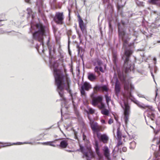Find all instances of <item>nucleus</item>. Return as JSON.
Returning a JSON list of instances; mask_svg holds the SVG:
<instances>
[{"mask_svg":"<svg viewBox=\"0 0 160 160\" xmlns=\"http://www.w3.org/2000/svg\"><path fill=\"white\" fill-rule=\"evenodd\" d=\"M157 43H160V40L158 41H157Z\"/></svg>","mask_w":160,"mask_h":160,"instance_id":"63","label":"nucleus"},{"mask_svg":"<svg viewBox=\"0 0 160 160\" xmlns=\"http://www.w3.org/2000/svg\"><path fill=\"white\" fill-rule=\"evenodd\" d=\"M117 134L118 138H120L121 137V133L120 131L119 128H118L117 129Z\"/></svg>","mask_w":160,"mask_h":160,"instance_id":"26","label":"nucleus"},{"mask_svg":"<svg viewBox=\"0 0 160 160\" xmlns=\"http://www.w3.org/2000/svg\"><path fill=\"white\" fill-rule=\"evenodd\" d=\"M30 0H25L26 2L27 3H29Z\"/></svg>","mask_w":160,"mask_h":160,"instance_id":"58","label":"nucleus"},{"mask_svg":"<svg viewBox=\"0 0 160 160\" xmlns=\"http://www.w3.org/2000/svg\"><path fill=\"white\" fill-rule=\"evenodd\" d=\"M112 60L114 64L116 63L117 61V55L115 53H113L112 55Z\"/></svg>","mask_w":160,"mask_h":160,"instance_id":"24","label":"nucleus"},{"mask_svg":"<svg viewBox=\"0 0 160 160\" xmlns=\"http://www.w3.org/2000/svg\"><path fill=\"white\" fill-rule=\"evenodd\" d=\"M145 108L147 107L148 108V110H150L151 111H148L147 112V117L150 118L152 120L154 121L155 118V115L153 111L154 109L152 106L148 105H145Z\"/></svg>","mask_w":160,"mask_h":160,"instance_id":"11","label":"nucleus"},{"mask_svg":"<svg viewBox=\"0 0 160 160\" xmlns=\"http://www.w3.org/2000/svg\"><path fill=\"white\" fill-rule=\"evenodd\" d=\"M35 27L37 30L33 33V38L38 41L39 42V43L37 44L36 48L38 52L41 50L43 52L44 51L43 36L48 29L46 27L41 24H37Z\"/></svg>","mask_w":160,"mask_h":160,"instance_id":"2","label":"nucleus"},{"mask_svg":"<svg viewBox=\"0 0 160 160\" xmlns=\"http://www.w3.org/2000/svg\"><path fill=\"white\" fill-rule=\"evenodd\" d=\"M129 26L128 31L129 34H131V32L134 30L133 28L132 25L129 24Z\"/></svg>","mask_w":160,"mask_h":160,"instance_id":"28","label":"nucleus"},{"mask_svg":"<svg viewBox=\"0 0 160 160\" xmlns=\"http://www.w3.org/2000/svg\"><path fill=\"white\" fill-rule=\"evenodd\" d=\"M40 2V3H42V0H37V2L38 3Z\"/></svg>","mask_w":160,"mask_h":160,"instance_id":"57","label":"nucleus"},{"mask_svg":"<svg viewBox=\"0 0 160 160\" xmlns=\"http://www.w3.org/2000/svg\"><path fill=\"white\" fill-rule=\"evenodd\" d=\"M95 149L97 154L100 158H102V155L100 153L98 143L97 142H95Z\"/></svg>","mask_w":160,"mask_h":160,"instance_id":"18","label":"nucleus"},{"mask_svg":"<svg viewBox=\"0 0 160 160\" xmlns=\"http://www.w3.org/2000/svg\"><path fill=\"white\" fill-rule=\"evenodd\" d=\"M122 143L121 141L120 140H119L116 147L113 150L112 153L113 157L115 158L117 155V154H116L115 153L116 152H118L119 151V147L120 145H122Z\"/></svg>","mask_w":160,"mask_h":160,"instance_id":"16","label":"nucleus"},{"mask_svg":"<svg viewBox=\"0 0 160 160\" xmlns=\"http://www.w3.org/2000/svg\"><path fill=\"white\" fill-rule=\"evenodd\" d=\"M53 74L55 78V85L57 86V90L61 98L60 100L63 101L65 108H68L65 104L67 103L66 98L64 96V89L71 94V90L70 89L71 81L68 77H65L63 73L56 68L54 65Z\"/></svg>","mask_w":160,"mask_h":160,"instance_id":"1","label":"nucleus"},{"mask_svg":"<svg viewBox=\"0 0 160 160\" xmlns=\"http://www.w3.org/2000/svg\"><path fill=\"white\" fill-rule=\"evenodd\" d=\"M80 149L81 152L84 154L83 157H85L87 160H91V158L94 157V153L92 150L89 148H87V151H85L84 147L81 146H80Z\"/></svg>","mask_w":160,"mask_h":160,"instance_id":"6","label":"nucleus"},{"mask_svg":"<svg viewBox=\"0 0 160 160\" xmlns=\"http://www.w3.org/2000/svg\"><path fill=\"white\" fill-rule=\"evenodd\" d=\"M134 42H133L132 43H130L128 45V46L130 48H134L135 47L134 46Z\"/></svg>","mask_w":160,"mask_h":160,"instance_id":"39","label":"nucleus"},{"mask_svg":"<svg viewBox=\"0 0 160 160\" xmlns=\"http://www.w3.org/2000/svg\"><path fill=\"white\" fill-rule=\"evenodd\" d=\"M92 88L91 85L89 83L85 82L82 85L80 89L81 94L82 96L85 95V90L88 91Z\"/></svg>","mask_w":160,"mask_h":160,"instance_id":"9","label":"nucleus"},{"mask_svg":"<svg viewBox=\"0 0 160 160\" xmlns=\"http://www.w3.org/2000/svg\"><path fill=\"white\" fill-rule=\"evenodd\" d=\"M105 108V105H104L102 103H101L100 104V108H103L104 109Z\"/></svg>","mask_w":160,"mask_h":160,"instance_id":"46","label":"nucleus"},{"mask_svg":"<svg viewBox=\"0 0 160 160\" xmlns=\"http://www.w3.org/2000/svg\"><path fill=\"white\" fill-rule=\"evenodd\" d=\"M94 112V110L92 108H89L88 109V111L87 112L88 113L92 114Z\"/></svg>","mask_w":160,"mask_h":160,"instance_id":"36","label":"nucleus"},{"mask_svg":"<svg viewBox=\"0 0 160 160\" xmlns=\"http://www.w3.org/2000/svg\"><path fill=\"white\" fill-rule=\"evenodd\" d=\"M64 18V15L62 12H56L53 20L57 24H62Z\"/></svg>","mask_w":160,"mask_h":160,"instance_id":"7","label":"nucleus"},{"mask_svg":"<svg viewBox=\"0 0 160 160\" xmlns=\"http://www.w3.org/2000/svg\"><path fill=\"white\" fill-rule=\"evenodd\" d=\"M153 60L154 61V64H156V60H157L156 58H153Z\"/></svg>","mask_w":160,"mask_h":160,"instance_id":"52","label":"nucleus"},{"mask_svg":"<svg viewBox=\"0 0 160 160\" xmlns=\"http://www.w3.org/2000/svg\"><path fill=\"white\" fill-rule=\"evenodd\" d=\"M88 78L91 81H93L96 79L95 75L92 73L89 72L88 73Z\"/></svg>","mask_w":160,"mask_h":160,"instance_id":"19","label":"nucleus"},{"mask_svg":"<svg viewBox=\"0 0 160 160\" xmlns=\"http://www.w3.org/2000/svg\"><path fill=\"white\" fill-rule=\"evenodd\" d=\"M129 92V95H128V97L130 98V97H132V95H131V92Z\"/></svg>","mask_w":160,"mask_h":160,"instance_id":"56","label":"nucleus"},{"mask_svg":"<svg viewBox=\"0 0 160 160\" xmlns=\"http://www.w3.org/2000/svg\"><path fill=\"white\" fill-rule=\"evenodd\" d=\"M127 84H129V88H130V90L131 91L132 90L134 89V86L132 85L131 84H129V83H127Z\"/></svg>","mask_w":160,"mask_h":160,"instance_id":"43","label":"nucleus"},{"mask_svg":"<svg viewBox=\"0 0 160 160\" xmlns=\"http://www.w3.org/2000/svg\"><path fill=\"white\" fill-rule=\"evenodd\" d=\"M113 122V119L110 118L109 119L108 121V123L109 124H111Z\"/></svg>","mask_w":160,"mask_h":160,"instance_id":"45","label":"nucleus"},{"mask_svg":"<svg viewBox=\"0 0 160 160\" xmlns=\"http://www.w3.org/2000/svg\"><path fill=\"white\" fill-rule=\"evenodd\" d=\"M90 124L93 132H96L97 135L98 136V133L101 129V127L99 126L97 122H94V121L90 120Z\"/></svg>","mask_w":160,"mask_h":160,"instance_id":"8","label":"nucleus"},{"mask_svg":"<svg viewBox=\"0 0 160 160\" xmlns=\"http://www.w3.org/2000/svg\"><path fill=\"white\" fill-rule=\"evenodd\" d=\"M77 33L78 34V36L79 38L80 39V37H81V34L79 33V32L77 30Z\"/></svg>","mask_w":160,"mask_h":160,"instance_id":"51","label":"nucleus"},{"mask_svg":"<svg viewBox=\"0 0 160 160\" xmlns=\"http://www.w3.org/2000/svg\"><path fill=\"white\" fill-rule=\"evenodd\" d=\"M5 144V145L3 146L2 147H6V146H10V145H11V144H10V145H8V144H7V143H4Z\"/></svg>","mask_w":160,"mask_h":160,"instance_id":"55","label":"nucleus"},{"mask_svg":"<svg viewBox=\"0 0 160 160\" xmlns=\"http://www.w3.org/2000/svg\"><path fill=\"white\" fill-rule=\"evenodd\" d=\"M68 46H69V43H70V41H69V37H68Z\"/></svg>","mask_w":160,"mask_h":160,"instance_id":"59","label":"nucleus"},{"mask_svg":"<svg viewBox=\"0 0 160 160\" xmlns=\"http://www.w3.org/2000/svg\"><path fill=\"white\" fill-rule=\"evenodd\" d=\"M109 0H103V3L105 4H106L107 6H108L109 4Z\"/></svg>","mask_w":160,"mask_h":160,"instance_id":"37","label":"nucleus"},{"mask_svg":"<svg viewBox=\"0 0 160 160\" xmlns=\"http://www.w3.org/2000/svg\"><path fill=\"white\" fill-rule=\"evenodd\" d=\"M101 122L102 123H105V121L103 119L101 120Z\"/></svg>","mask_w":160,"mask_h":160,"instance_id":"54","label":"nucleus"},{"mask_svg":"<svg viewBox=\"0 0 160 160\" xmlns=\"http://www.w3.org/2000/svg\"><path fill=\"white\" fill-rule=\"evenodd\" d=\"M101 89L103 91H107L108 90V88L106 85H103L101 87Z\"/></svg>","mask_w":160,"mask_h":160,"instance_id":"31","label":"nucleus"},{"mask_svg":"<svg viewBox=\"0 0 160 160\" xmlns=\"http://www.w3.org/2000/svg\"><path fill=\"white\" fill-rule=\"evenodd\" d=\"M101 113L103 115L108 116L109 114V111L108 110L104 108L101 111Z\"/></svg>","mask_w":160,"mask_h":160,"instance_id":"23","label":"nucleus"},{"mask_svg":"<svg viewBox=\"0 0 160 160\" xmlns=\"http://www.w3.org/2000/svg\"><path fill=\"white\" fill-rule=\"evenodd\" d=\"M99 70L101 72H103V68H102L101 66H99Z\"/></svg>","mask_w":160,"mask_h":160,"instance_id":"48","label":"nucleus"},{"mask_svg":"<svg viewBox=\"0 0 160 160\" xmlns=\"http://www.w3.org/2000/svg\"><path fill=\"white\" fill-rule=\"evenodd\" d=\"M74 137H75V138L76 139H78V137H77V132H75L74 133Z\"/></svg>","mask_w":160,"mask_h":160,"instance_id":"49","label":"nucleus"},{"mask_svg":"<svg viewBox=\"0 0 160 160\" xmlns=\"http://www.w3.org/2000/svg\"><path fill=\"white\" fill-rule=\"evenodd\" d=\"M78 21L79 27L84 34L86 35L87 30L85 26L84 25V23L83 20L81 18L79 14L78 15Z\"/></svg>","mask_w":160,"mask_h":160,"instance_id":"12","label":"nucleus"},{"mask_svg":"<svg viewBox=\"0 0 160 160\" xmlns=\"http://www.w3.org/2000/svg\"><path fill=\"white\" fill-rule=\"evenodd\" d=\"M72 104L75 113L78 117L79 118L80 117L78 109H77V105L75 104V103L73 101H72Z\"/></svg>","mask_w":160,"mask_h":160,"instance_id":"22","label":"nucleus"},{"mask_svg":"<svg viewBox=\"0 0 160 160\" xmlns=\"http://www.w3.org/2000/svg\"><path fill=\"white\" fill-rule=\"evenodd\" d=\"M145 119L146 122L147 124H147V121H146V117H145Z\"/></svg>","mask_w":160,"mask_h":160,"instance_id":"62","label":"nucleus"},{"mask_svg":"<svg viewBox=\"0 0 160 160\" xmlns=\"http://www.w3.org/2000/svg\"><path fill=\"white\" fill-rule=\"evenodd\" d=\"M123 105L120 103V104L124 110V119L126 124H127L128 122L129 112L130 110V107L128 102L125 101H123Z\"/></svg>","mask_w":160,"mask_h":160,"instance_id":"5","label":"nucleus"},{"mask_svg":"<svg viewBox=\"0 0 160 160\" xmlns=\"http://www.w3.org/2000/svg\"><path fill=\"white\" fill-rule=\"evenodd\" d=\"M118 76L119 79L124 84V89L127 90V92H128L129 89V84H127V83L126 82L125 76L123 73H118Z\"/></svg>","mask_w":160,"mask_h":160,"instance_id":"10","label":"nucleus"},{"mask_svg":"<svg viewBox=\"0 0 160 160\" xmlns=\"http://www.w3.org/2000/svg\"><path fill=\"white\" fill-rule=\"evenodd\" d=\"M109 30L110 31H111V32H112L113 30V28L111 24V22L109 21Z\"/></svg>","mask_w":160,"mask_h":160,"instance_id":"38","label":"nucleus"},{"mask_svg":"<svg viewBox=\"0 0 160 160\" xmlns=\"http://www.w3.org/2000/svg\"><path fill=\"white\" fill-rule=\"evenodd\" d=\"M99 67L98 66H96L95 67L94 70L95 72L99 73Z\"/></svg>","mask_w":160,"mask_h":160,"instance_id":"42","label":"nucleus"},{"mask_svg":"<svg viewBox=\"0 0 160 160\" xmlns=\"http://www.w3.org/2000/svg\"><path fill=\"white\" fill-rule=\"evenodd\" d=\"M151 74H152V77H153V78H154V75L153 74L152 72H151Z\"/></svg>","mask_w":160,"mask_h":160,"instance_id":"60","label":"nucleus"},{"mask_svg":"<svg viewBox=\"0 0 160 160\" xmlns=\"http://www.w3.org/2000/svg\"><path fill=\"white\" fill-rule=\"evenodd\" d=\"M130 145L131 146V147L132 146H133V147H132V148H134L135 146L136 145V143L134 141H133L132 142H131L130 143Z\"/></svg>","mask_w":160,"mask_h":160,"instance_id":"40","label":"nucleus"},{"mask_svg":"<svg viewBox=\"0 0 160 160\" xmlns=\"http://www.w3.org/2000/svg\"><path fill=\"white\" fill-rule=\"evenodd\" d=\"M122 151L124 152H125L127 150V148L126 147H123L122 148Z\"/></svg>","mask_w":160,"mask_h":160,"instance_id":"47","label":"nucleus"},{"mask_svg":"<svg viewBox=\"0 0 160 160\" xmlns=\"http://www.w3.org/2000/svg\"><path fill=\"white\" fill-rule=\"evenodd\" d=\"M98 102L95 98L92 99V104L93 105L96 106L98 104Z\"/></svg>","mask_w":160,"mask_h":160,"instance_id":"27","label":"nucleus"},{"mask_svg":"<svg viewBox=\"0 0 160 160\" xmlns=\"http://www.w3.org/2000/svg\"><path fill=\"white\" fill-rule=\"evenodd\" d=\"M133 52V51L131 49H126L124 55L122 57V59L124 60L123 70L126 73L134 69V64L129 59L130 57Z\"/></svg>","mask_w":160,"mask_h":160,"instance_id":"3","label":"nucleus"},{"mask_svg":"<svg viewBox=\"0 0 160 160\" xmlns=\"http://www.w3.org/2000/svg\"><path fill=\"white\" fill-rule=\"evenodd\" d=\"M49 54L50 56H51L52 55V54L54 53V49L52 50V49L51 48H50L49 47Z\"/></svg>","mask_w":160,"mask_h":160,"instance_id":"35","label":"nucleus"},{"mask_svg":"<svg viewBox=\"0 0 160 160\" xmlns=\"http://www.w3.org/2000/svg\"><path fill=\"white\" fill-rule=\"evenodd\" d=\"M57 140L56 139L55 141H49V142H43L42 143V144L43 145H49L50 146H52L53 147H56V146L53 144V142H55V141H57Z\"/></svg>","mask_w":160,"mask_h":160,"instance_id":"21","label":"nucleus"},{"mask_svg":"<svg viewBox=\"0 0 160 160\" xmlns=\"http://www.w3.org/2000/svg\"><path fill=\"white\" fill-rule=\"evenodd\" d=\"M159 0H149L150 2L151 3L155 4Z\"/></svg>","mask_w":160,"mask_h":160,"instance_id":"41","label":"nucleus"},{"mask_svg":"<svg viewBox=\"0 0 160 160\" xmlns=\"http://www.w3.org/2000/svg\"><path fill=\"white\" fill-rule=\"evenodd\" d=\"M159 150H160V145L159 146Z\"/></svg>","mask_w":160,"mask_h":160,"instance_id":"64","label":"nucleus"},{"mask_svg":"<svg viewBox=\"0 0 160 160\" xmlns=\"http://www.w3.org/2000/svg\"><path fill=\"white\" fill-rule=\"evenodd\" d=\"M27 10L28 11V13L29 14V15H30L31 14V9H30V8H28L27 9Z\"/></svg>","mask_w":160,"mask_h":160,"instance_id":"50","label":"nucleus"},{"mask_svg":"<svg viewBox=\"0 0 160 160\" xmlns=\"http://www.w3.org/2000/svg\"><path fill=\"white\" fill-rule=\"evenodd\" d=\"M98 103L101 102L102 101V97L100 96H98L95 98Z\"/></svg>","mask_w":160,"mask_h":160,"instance_id":"32","label":"nucleus"},{"mask_svg":"<svg viewBox=\"0 0 160 160\" xmlns=\"http://www.w3.org/2000/svg\"><path fill=\"white\" fill-rule=\"evenodd\" d=\"M96 62L97 63V64L99 67L101 66L102 64V61L99 59L97 60Z\"/></svg>","mask_w":160,"mask_h":160,"instance_id":"33","label":"nucleus"},{"mask_svg":"<svg viewBox=\"0 0 160 160\" xmlns=\"http://www.w3.org/2000/svg\"><path fill=\"white\" fill-rule=\"evenodd\" d=\"M121 84L119 82L118 79L116 78L115 87V92L116 94H118L120 91Z\"/></svg>","mask_w":160,"mask_h":160,"instance_id":"13","label":"nucleus"},{"mask_svg":"<svg viewBox=\"0 0 160 160\" xmlns=\"http://www.w3.org/2000/svg\"><path fill=\"white\" fill-rule=\"evenodd\" d=\"M139 107L142 108H145V105L141 103L138 100L135 99L132 100Z\"/></svg>","mask_w":160,"mask_h":160,"instance_id":"20","label":"nucleus"},{"mask_svg":"<svg viewBox=\"0 0 160 160\" xmlns=\"http://www.w3.org/2000/svg\"><path fill=\"white\" fill-rule=\"evenodd\" d=\"M60 142V144L57 146H58L61 148H66L68 145V140L67 139H62Z\"/></svg>","mask_w":160,"mask_h":160,"instance_id":"14","label":"nucleus"},{"mask_svg":"<svg viewBox=\"0 0 160 160\" xmlns=\"http://www.w3.org/2000/svg\"><path fill=\"white\" fill-rule=\"evenodd\" d=\"M105 97L106 99L107 104L108 105L109 104V102L111 101V97H109L107 94L105 95Z\"/></svg>","mask_w":160,"mask_h":160,"instance_id":"25","label":"nucleus"},{"mask_svg":"<svg viewBox=\"0 0 160 160\" xmlns=\"http://www.w3.org/2000/svg\"><path fill=\"white\" fill-rule=\"evenodd\" d=\"M52 126H51V127H49V128H48L47 129H51Z\"/></svg>","mask_w":160,"mask_h":160,"instance_id":"61","label":"nucleus"},{"mask_svg":"<svg viewBox=\"0 0 160 160\" xmlns=\"http://www.w3.org/2000/svg\"><path fill=\"white\" fill-rule=\"evenodd\" d=\"M32 144V142H23V143L21 142H17L16 143H13V144H14V145H15V144L20 145V144Z\"/></svg>","mask_w":160,"mask_h":160,"instance_id":"30","label":"nucleus"},{"mask_svg":"<svg viewBox=\"0 0 160 160\" xmlns=\"http://www.w3.org/2000/svg\"><path fill=\"white\" fill-rule=\"evenodd\" d=\"M101 89V87L99 85H96L94 88V90L95 91H97Z\"/></svg>","mask_w":160,"mask_h":160,"instance_id":"29","label":"nucleus"},{"mask_svg":"<svg viewBox=\"0 0 160 160\" xmlns=\"http://www.w3.org/2000/svg\"><path fill=\"white\" fill-rule=\"evenodd\" d=\"M123 25V28H124L125 26H126V24H127V23H129V22L128 21V20H127V21L126 22H125V21H124L123 20H122L121 21Z\"/></svg>","mask_w":160,"mask_h":160,"instance_id":"34","label":"nucleus"},{"mask_svg":"<svg viewBox=\"0 0 160 160\" xmlns=\"http://www.w3.org/2000/svg\"><path fill=\"white\" fill-rule=\"evenodd\" d=\"M118 33L119 38H121L123 41V48H126L128 44V41L130 39L127 35L126 34L125 30L121 27L119 23L118 24Z\"/></svg>","mask_w":160,"mask_h":160,"instance_id":"4","label":"nucleus"},{"mask_svg":"<svg viewBox=\"0 0 160 160\" xmlns=\"http://www.w3.org/2000/svg\"><path fill=\"white\" fill-rule=\"evenodd\" d=\"M138 96L140 98H145V97L144 96V95H142L140 93H138Z\"/></svg>","mask_w":160,"mask_h":160,"instance_id":"44","label":"nucleus"},{"mask_svg":"<svg viewBox=\"0 0 160 160\" xmlns=\"http://www.w3.org/2000/svg\"><path fill=\"white\" fill-rule=\"evenodd\" d=\"M102 150L105 157L108 159H109L110 158V153L108 147L107 146L104 147L102 148Z\"/></svg>","mask_w":160,"mask_h":160,"instance_id":"17","label":"nucleus"},{"mask_svg":"<svg viewBox=\"0 0 160 160\" xmlns=\"http://www.w3.org/2000/svg\"><path fill=\"white\" fill-rule=\"evenodd\" d=\"M83 140H85V139L86 138V136L84 135V133L83 134Z\"/></svg>","mask_w":160,"mask_h":160,"instance_id":"53","label":"nucleus"},{"mask_svg":"<svg viewBox=\"0 0 160 160\" xmlns=\"http://www.w3.org/2000/svg\"><path fill=\"white\" fill-rule=\"evenodd\" d=\"M97 137L98 138L104 143H107L108 140V138L105 134L100 135L99 132L98 133V136Z\"/></svg>","mask_w":160,"mask_h":160,"instance_id":"15","label":"nucleus"}]
</instances>
